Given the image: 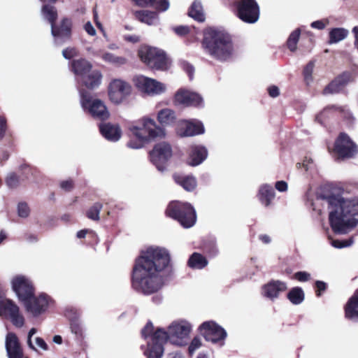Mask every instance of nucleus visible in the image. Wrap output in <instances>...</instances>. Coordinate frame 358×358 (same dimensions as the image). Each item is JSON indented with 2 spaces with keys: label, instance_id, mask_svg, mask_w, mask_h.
Here are the masks:
<instances>
[{
  "label": "nucleus",
  "instance_id": "1",
  "mask_svg": "<svg viewBox=\"0 0 358 358\" xmlns=\"http://www.w3.org/2000/svg\"><path fill=\"white\" fill-rule=\"evenodd\" d=\"M170 260V254L164 248L151 246L142 250L133 268V288L147 295L161 289L164 285L161 273Z\"/></svg>",
  "mask_w": 358,
  "mask_h": 358
},
{
  "label": "nucleus",
  "instance_id": "2",
  "mask_svg": "<svg viewBox=\"0 0 358 358\" xmlns=\"http://www.w3.org/2000/svg\"><path fill=\"white\" fill-rule=\"evenodd\" d=\"M191 331V324L185 320L172 322L167 331L161 328L154 331L153 324L148 322L142 330V336L148 340L145 354L148 358H161L164 354L163 345L166 341L178 346L185 345Z\"/></svg>",
  "mask_w": 358,
  "mask_h": 358
},
{
  "label": "nucleus",
  "instance_id": "3",
  "mask_svg": "<svg viewBox=\"0 0 358 358\" xmlns=\"http://www.w3.org/2000/svg\"><path fill=\"white\" fill-rule=\"evenodd\" d=\"M326 201L329 210V222L334 232L345 234L358 224V197L343 198L331 195Z\"/></svg>",
  "mask_w": 358,
  "mask_h": 358
},
{
  "label": "nucleus",
  "instance_id": "4",
  "mask_svg": "<svg viewBox=\"0 0 358 358\" xmlns=\"http://www.w3.org/2000/svg\"><path fill=\"white\" fill-rule=\"evenodd\" d=\"M202 45L211 56L220 61L229 59L233 45L229 35L222 31L209 30L205 34Z\"/></svg>",
  "mask_w": 358,
  "mask_h": 358
},
{
  "label": "nucleus",
  "instance_id": "5",
  "mask_svg": "<svg viewBox=\"0 0 358 358\" xmlns=\"http://www.w3.org/2000/svg\"><path fill=\"white\" fill-rule=\"evenodd\" d=\"M130 129L136 139L130 140L127 145L133 149L141 148L149 141L165 135L164 130L157 126L154 120L149 117L142 118Z\"/></svg>",
  "mask_w": 358,
  "mask_h": 358
},
{
  "label": "nucleus",
  "instance_id": "6",
  "mask_svg": "<svg viewBox=\"0 0 358 358\" xmlns=\"http://www.w3.org/2000/svg\"><path fill=\"white\" fill-rule=\"evenodd\" d=\"M166 214L169 217L178 220L185 228L192 227L196 220L194 208L187 203L171 202L166 208Z\"/></svg>",
  "mask_w": 358,
  "mask_h": 358
},
{
  "label": "nucleus",
  "instance_id": "7",
  "mask_svg": "<svg viewBox=\"0 0 358 358\" xmlns=\"http://www.w3.org/2000/svg\"><path fill=\"white\" fill-rule=\"evenodd\" d=\"M79 92L80 103L84 112L101 120H105L109 117L110 113L103 101L93 98L90 93L84 90H80Z\"/></svg>",
  "mask_w": 358,
  "mask_h": 358
},
{
  "label": "nucleus",
  "instance_id": "8",
  "mask_svg": "<svg viewBox=\"0 0 358 358\" xmlns=\"http://www.w3.org/2000/svg\"><path fill=\"white\" fill-rule=\"evenodd\" d=\"M141 61L149 67L157 70L167 69L168 60L165 52L156 48L143 46L138 50Z\"/></svg>",
  "mask_w": 358,
  "mask_h": 358
},
{
  "label": "nucleus",
  "instance_id": "9",
  "mask_svg": "<svg viewBox=\"0 0 358 358\" xmlns=\"http://www.w3.org/2000/svg\"><path fill=\"white\" fill-rule=\"evenodd\" d=\"M0 317L9 320L17 328L24 324V317L19 306L11 299L0 296Z\"/></svg>",
  "mask_w": 358,
  "mask_h": 358
},
{
  "label": "nucleus",
  "instance_id": "10",
  "mask_svg": "<svg viewBox=\"0 0 358 358\" xmlns=\"http://www.w3.org/2000/svg\"><path fill=\"white\" fill-rule=\"evenodd\" d=\"M132 92L131 85L120 78L112 79L108 86L109 100L115 105L122 103Z\"/></svg>",
  "mask_w": 358,
  "mask_h": 358
},
{
  "label": "nucleus",
  "instance_id": "11",
  "mask_svg": "<svg viewBox=\"0 0 358 358\" xmlns=\"http://www.w3.org/2000/svg\"><path fill=\"white\" fill-rule=\"evenodd\" d=\"M201 334L206 341L220 346L224 344L227 334L219 324L213 321L203 322L199 328Z\"/></svg>",
  "mask_w": 358,
  "mask_h": 358
},
{
  "label": "nucleus",
  "instance_id": "12",
  "mask_svg": "<svg viewBox=\"0 0 358 358\" xmlns=\"http://www.w3.org/2000/svg\"><path fill=\"white\" fill-rule=\"evenodd\" d=\"M236 15L246 23H255L259 17V8L255 0H237Z\"/></svg>",
  "mask_w": 358,
  "mask_h": 358
},
{
  "label": "nucleus",
  "instance_id": "13",
  "mask_svg": "<svg viewBox=\"0 0 358 358\" xmlns=\"http://www.w3.org/2000/svg\"><path fill=\"white\" fill-rule=\"evenodd\" d=\"M136 87L147 95L159 96L166 92L167 86L165 83L144 76H138L134 78Z\"/></svg>",
  "mask_w": 358,
  "mask_h": 358
},
{
  "label": "nucleus",
  "instance_id": "14",
  "mask_svg": "<svg viewBox=\"0 0 358 358\" xmlns=\"http://www.w3.org/2000/svg\"><path fill=\"white\" fill-rule=\"evenodd\" d=\"M171 156V147L165 142L156 144L150 153V161L160 171L166 169V163Z\"/></svg>",
  "mask_w": 358,
  "mask_h": 358
},
{
  "label": "nucleus",
  "instance_id": "15",
  "mask_svg": "<svg viewBox=\"0 0 358 358\" xmlns=\"http://www.w3.org/2000/svg\"><path fill=\"white\" fill-rule=\"evenodd\" d=\"M12 289L18 299L24 302L34 294L31 280L24 275H16L11 280Z\"/></svg>",
  "mask_w": 358,
  "mask_h": 358
},
{
  "label": "nucleus",
  "instance_id": "16",
  "mask_svg": "<svg viewBox=\"0 0 358 358\" xmlns=\"http://www.w3.org/2000/svg\"><path fill=\"white\" fill-rule=\"evenodd\" d=\"M51 302L50 298L45 294H41L37 296L32 295L24 301V305L27 313L34 317H37L45 313Z\"/></svg>",
  "mask_w": 358,
  "mask_h": 358
},
{
  "label": "nucleus",
  "instance_id": "17",
  "mask_svg": "<svg viewBox=\"0 0 358 358\" xmlns=\"http://www.w3.org/2000/svg\"><path fill=\"white\" fill-rule=\"evenodd\" d=\"M334 152L338 159L352 157L357 152L356 146L345 134H341L335 141Z\"/></svg>",
  "mask_w": 358,
  "mask_h": 358
},
{
  "label": "nucleus",
  "instance_id": "18",
  "mask_svg": "<svg viewBox=\"0 0 358 358\" xmlns=\"http://www.w3.org/2000/svg\"><path fill=\"white\" fill-rule=\"evenodd\" d=\"M87 52L91 57L101 58L104 62L116 67H120L127 63V59L125 57L103 51L101 48L91 46L87 48Z\"/></svg>",
  "mask_w": 358,
  "mask_h": 358
},
{
  "label": "nucleus",
  "instance_id": "19",
  "mask_svg": "<svg viewBox=\"0 0 358 358\" xmlns=\"http://www.w3.org/2000/svg\"><path fill=\"white\" fill-rule=\"evenodd\" d=\"M204 132L203 124L198 120H181L177 126V133L180 136H192Z\"/></svg>",
  "mask_w": 358,
  "mask_h": 358
},
{
  "label": "nucleus",
  "instance_id": "20",
  "mask_svg": "<svg viewBox=\"0 0 358 358\" xmlns=\"http://www.w3.org/2000/svg\"><path fill=\"white\" fill-rule=\"evenodd\" d=\"M175 101L177 104L186 106H200L203 103V99L195 92L185 89H180L175 94Z\"/></svg>",
  "mask_w": 358,
  "mask_h": 358
},
{
  "label": "nucleus",
  "instance_id": "21",
  "mask_svg": "<svg viewBox=\"0 0 358 358\" xmlns=\"http://www.w3.org/2000/svg\"><path fill=\"white\" fill-rule=\"evenodd\" d=\"M287 288L285 282L279 280H273L262 287V294L273 301L277 299L281 292Z\"/></svg>",
  "mask_w": 358,
  "mask_h": 358
},
{
  "label": "nucleus",
  "instance_id": "22",
  "mask_svg": "<svg viewBox=\"0 0 358 358\" xmlns=\"http://www.w3.org/2000/svg\"><path fill=\"white\" fill-rule=\"evenodd\" d=\"M6 349L8 358H23V352L18 338L14 333H8L6 337Z\"/></svg>",
  "mask_w": 358,
  "mask_h": 358
},
{
  "label": "nucleus",
  "instance_id": "23",
  "mask_svg": "<svg viewBox=\"0 0 358 358\" xmlns=\"http://www.w3.org/2000/svg\"><path fill=\"white\" fill-rule=\"evenodd\" d=\"M208 152L202 145H192L189 149L187 164L195 166L201 164L207 157Z\"/></svg>",
  "mask_w": 358,
  "mask_h": 358
},
{
  "label": "nucleus",
  "instance_id": "24",
  "mask_svg": "<svg viewBox=\"0 0 358 358\" xmlns=\"http://www.w3.org/2000/svg\"><path fill=\"white\" fill-rule=\"evenodd\" d=\"M351 81V75L349 73H344L337 77L323 91L324 94H329L339 92L343 87Z\"/></svg>",
  "mask_w": 358,
  "mask_h": 358
},
{
  "label": "nucleus",
  "instance_id": "25",
  "mask_svg": "<svg viewBox=\"0 0 358 358\" xmlns=\"http://www.w3.org/2000/svg\"><path fill=\"white\" fill-rule=\"evenodd\" d=\"M351 81V75L349 73H344L337 77L323 91L324 94H329L339 92L343 87Z\"/></svg>",
  "mask_w": 358,
  "mask_h": 358
},
{
  "label": "nucleus",
  "instance_id": "26",
  "mask_svg": "<svg viewBox=\"0 0 358 358\" xmlns=\"http://www.w3.org/2000/svg\"><path fill=\"white\" fill-rule=\"evenodd\" d=\"M99 129L103 136L110 141H118L122 135V131L117 124L111 123L101 124Z\"/></svg>",
  "mask_w": 358,
  "mask_h": 358
},
{
  "label": "nucleus",
  "instance_id": "27",
  "mask_svg": "<svg viewBox=\"0 0 358 358\" xmlns=\"http://www.w3.org/2000/svg\"><path fill=\"white\" fill-rule=\"evenodd\" d=\"M102 73L99 70H93L87 73H86L84 76L81 77V80L83 84L89 89H94L98 87L101 83L102 80Z\"/></svg>",
  "mask_w": 358,
  "mask_h": 358
},
{
  "label": "nucleus",
  "instance_id": "28",
  "mask_svg": "<svg viewBox=\"0 0 358 358\" xmlns=\"http://www.w3.org/2000/svg\"><path fill=\"white\" fill-rule=\"evenodd\" d=\"M71 23L69 19L62 21L59 28H56V35L53 36L55 43L61 44L65 39L70 36Z\"/></svg>",
  "mask_w": 358,
  "mask_h": 358
},
{
  "label": "nucleus",
  "instance_id": "29",
  "mask_svg": "<svg viewBox=\"0 0 358 358\" xmlns=\"http://www.w3.org/2000/svg\"><path fill=\"white\" fill-rule=\"evenodd\" d=\"M258 199L265 206L270 205L271 201L274 199L275 192L272 186L264 184L259 187Z\"/></svg>",
  "mask_w": 358,
  "mask_h": 358
},
{
  "label": "nucleus",
  "instance_id": "30",
  "mask_svg": "<svg viewBox=\"0 0 358 358\" xmlns=\"http://www.w3.org/2000/svg\"><path fill=\"white\" fill-rule=\"evenodd\" d=\"M175 182L182 186L187 191H192L196 187V178L192 176H185L179 173L173 175Z\"/></svg>",
  "mask_w": 358,
  "mask_h": 358
},
{
  "label": "nucleus",
  "instance_id": "31",
  "mask_svg": "<svg viewBox=\"0 0 358 358\" xmlns=\"http://www.w3.org/2000/svg\"><path fill=\"white\" fill-rule=\"evenodd\" d=\"M71 67L74 73L81 78L92 70V65L85 59H79L72 62Z\"/></svg>",
  "mask_w": 358,
  "mask_h": 358
},
{
  "label": "nucleus",
  "instance_id": "32",
  "mask_svg": "<svg viewBox=\"0 0 358 358\" xmlns=\"http://www.w3.org/2000/svg\"><path fill=\"white\" fill-rule=\"evenodd\" d=\"M345 317L348 319H358V290L349 299L345 308Z\"/></svg>",
  "mask_w": 358,
  "mask_h": 358
},
{
  "label": "nucleus",
  "instance_id": "33",
  "mask_svg": "<svg viewBox=\"0 0 358 358\" xmlns=\"http://www.w3.org/2000/svg\"><path fill=\"white\" fill-rule=\"evenodd\" d=\"M141 7L152 6L160 11H165L169 8V0H133Z\"/></svg>",
  "mask_w": 358,
  "mask_h": 358
},
{
  "label": "nucleus",
  "instance_id": "34",
  "mask_svg": "<svg viewBox=\"0 0 358 358\" xmlns=\"http://www.w3.org/2000/svg\"><path fill=\"white\" fill-rule=\"evenodd\" d=\"M42 15L45 19L48 20L51 24V32L52 36L56 35V27L55 21L57 19V13L55 8L52 6L45 5L42 8Z\"/></svg>",
  "mask_w": 358,
  "mask_h": 358
},
{
  "label": "nucleus",
  "instance_id": "35",
  "mask_svg": "<svg viewBox=\"0 0 358 358\" xmlns=\"http://www.w3.org/2000/svg\"><path fill=\"white\" fill-rule=\"evenodd\" d=\"M176 119L175 112L170 108H164L157 113V120L163 126L171 125Z\"/></svg>",
  "mask_w": 358,
  "mask_h": 358
},
{
  "label": "nucleus",
  "instance_id": "36",
  "mask_svg": "<svg viewBox=\"0 0 358 358\" xmlns=\"http://www.w3.org/2000/svg\"><path fill=\"white\" fill-rule=\"evenodd\" d=\"M188 15L198 22L205 20V14L201 1L196 0L192 3L188 11Z\"/></svg>",
  "mask_w": 358,
  "mask_h": 358
},
{
  "label": "nucleus",
  "instance_id": "37",
  "mask_svg": "<svg viewBox=\"0 0 358 358\" xmlns=\"http://www.w3.org/2000/svg\"><path fill=\"white\" fill-rule=\"evenodd\" d=\"M135 15L138 20L148 25H153L158 22V16L155 12L148 10L137 11Z\"/></svg>",
  "mask_w": 358,
  "mask_h": 358
},
{
  "label": "nucleus",
  "instance_id": "38",
  "mask_svg": "<svg viewBox=\"0 0 358 358\" xmlns=\"http://www.w3.org/2000/svg\"><path fill=\"white\" fill-rule=\"evenodd\" d=\"M208 264L206 259L199 253H193L188 260L189 267L195 269H201Z\"/></svg>",
  "mask_w": 358,
  "mask_h": 358
},
{
  "label": "nucleus",
  "instance_id": "39",
  "mask_svg": "<svg viewBox=\"0 0 358 358\" xmlns=\"http://www.w3.org/2000/svg\"><path fill=\"white\" fill-rule=\"evenodd\" d=\"M287 298L293 304H300L304 299L303 291L300 287H294L289 292Z\"/></svg>",
  "mask_w": 358,
  "mask_h": 358
},
{
  "label": "nucleus",
  "instance_id": "40",
  "mask_svg": "<svg viewBox=\"0 0 358 358\" xmlns=\"http://www.w3.org/2000/svg\"><path fill=\"white\" fill-rule=\"evenodd\" d=\"M348 31L343 28H335L329 32V43H336L343 40L348 36Z\"/></svg>",
  "mask_w": 358,
  "mask_h": 358
},
{
  "label": "nucleus",
  "instance_id": "41",
  "mask_svg": "<svg viewBox=\"0 0 358 358\" xmlns=\"http://www.w3.org/2000/svg\"><path fill=\"white\" fill-rule=\"evenodd\" d=\"M300 34L301 29H296V30L292 31L289 35L287 39V45L290 51L294 52L296 50V45L299 38Z\"/></svg>",
  "mask_w": 358,
  "mask_h": 358
},
{
  "label": "nucleus",
  "instance_id": "42",
  "mask_svg": "<svg viewBox=\"0 0 358 358\" xmlns=\"http://www.w3.org/2000/svg\"><path fill=\"white\" fill-rule=\"evenodd\" d=\"M101 208H102V204L100 203H96L87 211V217L92 220H99V213H100Z\"/></svg>",
  "mask_w": 358,
  "mask_h": 358
},
{
  "label": "nucleus",
  "instance_id": "43",
  "mask_svg": "<svg viewBox=\"0 0 358 358\" xmlns=\"http://www.w3.org/2000/svg\"><path fill=\"white\" fill-rule=\"evenodd\" d=\"M314 66V62H310L304 68L303 77L304 80L307 85L311 84L313 80V72Z\"/></svg>",
  "mask_w": 358,
  "mask_h": 358
},
{
  "label": "nucleus",
  "instance_id": "44",
  "mask_svg": "<svg viewBox=\"0 0 358 358\" xmlns=\"http://www.w3.org/2000/svg\"><path fill=\"white\" fill-rule=\"evenodd\" d=\"M6 183L10 188L15 187L19 185V178L14 173H10L6 177Z\"/></svg>",
  "mask_w": 358,
  "mask_h": 358
},
{
  "label": "nucleus",
  "instance_id": "45",
  "mask_svg": "<svg viewBox=\"0 0 358 358\" xmlns=\"http://www.w3.org/2000/svg\"><path fill=\"white\" fill-rule=\"evenodd\" d=\"M202 345L201 339L199 337H194L190 343L188 348L189 353L192 355L196 350Z\"/></svg>",
  "mask_w": 358,
  "mask_h": 358
},
{
  "label": "nucleus",
  "instance_id": "46",
  "mask_svg": "<svg viewBox=\"0 0 358 358\" xmlns=\"http://www.w3.org/2000/svg\"><path fill=\"white\" fill-rule=\"evenodd\" d=\"M18 215L21 217H27L29 214V208L27 203H20L17 206Z\"/></svg>",
  "mask_w": 358,
  "mask_h": 358
},
{
  "label": "nucleus",
  "instance_id": "47",
  "mask_svg": "<svg viewBox=\"0 0 358 358\" xmlns=\"http://www.w3.org/2000/svg\"><path fill=\"white\" fill-rule=\"evenodd\" d=\"M352 243H353V241H352V238L347 240V241H343L336 240V241H333L331 242V245L334 248H345V247L351 245L352 244Z\"/></svg>",
  "mask_w": 358,
  "mask_h": 358
},
{
  "label": "nucleus",
  "instance_id": "48",
  "mask_svg": "<svg viewBox=\"0 0 358 358\" xmlns=\"http://www.w3.org/2000/svg\"><path fill=\"white\" fill-rule=\"evenodd\" d=\"M62 55L66 59H71L78 55V50L74 48H67L62 51Z\"/></svg>",
  "mask_w": 358,
  "mask_h": 358
},
{
  "label": "nucleus",
  "instance_id": "49",
  "mask_svg": "<svg viewBox=\"0 0 358 358\" xmlns=\"http://www.w3.org/2000/svg\"><path fill=\"white\" fill-rule=\"evenodd\" d=\"M294 278L301 282H306L310 279V274L306 271L296 272Z\"/></svg>",
  "mask_w": 358,
  "mask_h": 358
},
{
  "label": "nucleus",
  "instance_id": "50",
  "mask_svg": "<svg viewBox=\"0 0 358 358\" xmlns=\"http://www.w3.org/2000/svg\"><path fill=\"white\" fill-rule=\"evenodd\" d=\"M329 21L328 20H317L315 22H313L310 24L311 27L313 29H323L326 27V26L328 24Z\"/></svg>",
  "mask_w": 358,
  "mask_h": 358
},
{
  "label": "nucleus",
  "instance_id": "51",
  "mask_svg": "<svg viewBox=\"0 0 358 358\" xmlns=\"http://www.w3.org/2000/svg\"><path fill=\"white\" fill-rule=\"evenodd\" d=\"M71 331L77 336H83V331L82 327L77 322H72L71 324Z\"/></svg>",
  "mask_w": 358,
  "mask_h": 358
},
{
  "label": "nucleus",
  "instance_id": "52",
  "mask_svg": "<svg viewBox=\"0 0 358 358\" xmlns=\"http://www.w3.org/2000/svg\"><path fill=\"white\" fill-rule=\"evenodd\" d=\"M6 129V120L4 117L0 116V139L4 137Z\"/></svg>",
  "mask_w": 358,
  "mask_h": 358
},
{
  "label": "nucleus",
  "instance_id": "53",
  "mask_svg": "<svg viewBox=\"0 0 358 358\" xmlns=\"http://www.w3.org/2000/svg\"><path fill=\"white\" fill-rule=\"evenodd\" d=\"M174 31L178 36H185L189 33V27L187 26H179L173 28Z\"/></svg>",
  "mask_w": 358,
  "mask_h": 358
},
{
  "label": "nucleus",
  "instance_id": "54",
  "mask_svg": "<svg viewBox=\"0 0 358 358\" xmlns=\"http://www.w3.org/2000/svg\"><path fill=\"white\" fill-rule=\"evenodd\" d=\"M84 29L90 36H95L96 30L90 22H87L84 25Z\"/></svg>",
  "mask_w": 358,
  "mask_h": 358
},
{
  "label": "nucleus",
  "instance_id": "55",
  "mask_svg": "<svg viewBox=\"0 0 358 358\" xmlns=\"http://www.w3.org/2000/svg\"><path fill=\"white\" fill-rule=\"evenodd\" d=\"M315 285H316V292H317V295L318 296H320V292H322V291H324L327 288V285L325 282H324L323 281H320V280H317L315 282Z\"/></svg>",
  "mask_w": 358,
  "mask_h": 358
},
{
  "label": "nucleus",
  "instance_id": "56",
  "mask_svg": "<svg viewBox=\"0 0 358 358\" xmlns=\"http://www.w3.org/2000/svg\"><path fill=\"white\" fill-rule=\"evenodd\" d=\"M36 333V329L35 328H31L28 333L27 338V344L29 347L34 350H36V348L31 343V337Z\"/></svg>",
  "mask_w": 358,
  "mask_h": 358
},
{
  "label": "nucleus",
  "instance_id": "57",
  "mask_svg": "<svg viewBox=\"0 0 358 358\" xmlns=\"http://www.w3.org/2000/svg\"><path fill=\"white\" fill-rule=\"evenodd\" d=\"M35 341H36V345L38 348H41L43 350H48V345L46 344V343L45 342V341L43 338H41L40 337H36L35 338Z\"/></svg>",
  "mask_w": 358,
  "mask_h": 358
},
{
  "label": "nucleus",
  "instance_id": "58",
  "mask_svg": "<svg viewBox=\"0 0 358 358\" xmlns=\"http://www.w3.org/2000/svg\"><path fill=\"white\" fill-rule=\"evenodd\" d=\"M60 187L66 191H69L73 188V182L71 180H64L61 182Z\"/></svg>",
  "mask_w": 358,
  "mask_h": 358
},
{
  "label": "nucleus",
  "instance_id": "59",
  "mask_svg": "<svg viewBox=\"0 0 358 358\" xmlns=\"http://www.w3.org/2000/svg\"><path fill=\"white\" fill-rule=\"evenodd\" d=\"M277 190L279 192H285L287 189V184L285 181H278L275 185Z\"/></svg>",
  "mask_w": 358,
  "mask_h": 358
},
{
  "label": "nucleus",
  "instance_id": "60",
  "mask_svg": "<svg viewBox=\"0 0 358 358\" xmlns=\"http://www.w3.org/2000/svg\"><path fill=\"white\" fill-rule=\"evenodd\" d=\"M183 69L184 70L188 73L190 78H192L193 73H194V68L193 66L188 64V63H184L183 64Z\"/></svg>",
  "mask_w": 358,
  "mask_h": 358
},
{
  "label": "nucleus",
  "instance_id": "61",
  "mask_svg": "<svg viewBox=\"0 0 358 358\" xmlns=\"http://www.w3.org/2000/svg\"><path fill=\"white\" fill-rule=\"evenodd\" d=\"M269 95L272 97H276L279 95V89L276 86H271L268 88Z\"/></svg>",
  "mask_w": 358,
  "mask_h": 358
},
{
  "label": "nucleus",
  "instance_id": "62",
  "mask_svg": "<svg viewBox=\"0 0 358 358\" xmlns=\"http://www.w3.org/2000/svg\"><path fill=\"white\" fill-rule=\"evenodd\" d=\"M259 240L265 244L271 243V238L266 234H262L259 236Z\"/></svg>",
  "mask_w": 358,
  "mask_h": 358
},
{
  "label": "nucleus",
  "instance_id": "63",
  "mask_svg": "<svg viewBox=\"0 0 358 358\" xmlns=\"http://www.w3.org/2000/svg\"><path fill=\"white\" fill-rule=\"evenodd\" d=\"M312 164H313L312 159H310L308 160L306 159L303 161L302 166L304 167L306 171H308L309 169H311Z\"/></svg>",
  "mask_w": 358,
  "mask_h": 358
},
{
  "label": "nucleus",
  "instance_id": "64",
  "mask_svg": "<svg viewBox=\"0 0 358 358\" xmlns=\"http://www.w3.org/2000/svg\"><path fill=\"white\" fill-rule=\"evenodd\" d=\"M88 230L87 229H83V230H80L79 231H78L77 233V237L78 238H85L87 233Z\"/></svg>",
  "mask_w": 358,
  "mask_h": 358
}]
</instances>
